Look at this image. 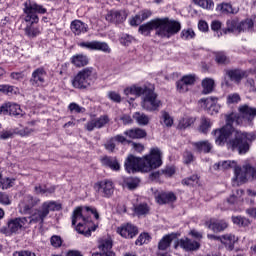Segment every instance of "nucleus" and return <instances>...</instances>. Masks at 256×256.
I'll return each instance as SVG.
<instances>
[{
	"label": "nucleus",
	"mask_w": 256,
	"mask_h": 256,
	"mask_svg": "<svg viewBox=\"0 0 256 256\" xmlns=\"http://www.w3.org/2000/svg\"><path fill=\"white\" fill-rule=\"evenodd\" d=\"M0 113L3 115H13L14 117H23V110L18 104L7 103L0 107Z\"/></svg>",
	"instance_id": "17"
},
{
	"label": "nucleus",
	"mask_w": 256,
	"mask_h": 256,
	"mask_svg": "<svg viewBox=\"0 0 256 256\" xmlns=\"http://www.w3.org/2000/svg\"><path fill=\"white\" fill-rule=\"evenodd\" d=\"M117 233H119L121 237H124V239H133V237L139 233V230H137V227H135L133 224L128 223L118 228Z\"/></svg>",
	"instance_id": "19"
},
{
	"label": "nucleus",
	"mask_w": 256,
	"mask_h": 256,
	"mask_svg": "<svg viewBox=\"0 0 256 256\" xmlns=\"http://www.w3.org/2000/svg\"><path fill=\"white\" fill-rule=\"evenodd\" d=\"M70 29L74 35H82V33H87L88 26L81 20H74L71 22Z\"/></svg>",
	"instance_id": "25"
},
{
	"label": "nucleus",
	"mask_w": 256,
	"mask_h": 256,
	"mask_svg": "<svg viewBox=\"0 0 256 256\" xmlns=\"http://www.w3.org/2000/svg\"><path fill=\"white\" fill-rule=\"evenodd\" d=\"M183 161L185 165H189L190 163H193L195 161V156H193V153L185 151L183 154Z\"/></svg>",
	"instance_id": "52"
},
{
	"label": "nucleus",
	"mask_w": 256,
	"mask_h": 256,
	"mask_svg": "<svg viewBox=\"0 0 256 256\" xmlns=\"http://www.w3.org/2000/svg\"><path fill=\"white\" fill-rule=\"evenodd\" d=\"M27 225V218H12L8 220L7 227H2L0 233L3 235H13V233H19Z\"/></svg>",
	"instance_id": "9"
},
{
	"label": "nucleus",
	"mask_w": 256,
	"mask_h": 256,
	"mask_svg": "<svg viewBox=\"0 0 256 256\" xmlns=\"http://www.w3.org/2000/svg\"><path fill=\"white\" fill-rule=\"evenodd\" d=\"M254 117H256V109L247 104L239 107V116L235 113L226 115V125L213 130L211 133L215 138L216 145L220 147L226 145L227 149L245 155L249 151V141H254L255 135L233 128V123L241 125L243 121H251Z\"/></svg>",
	"instance_id": "1"
},
{
	"label": "nucleus",
	"mask_w": 256,
	"mask_h": 256,
	"mask_svg": "<svg viewBox=\"0 0 256 256\" xmlns=\"http://www.w3.org/2000/svg\"><path fill=\"white\" fill-rule=\"evenodd\" d=\"M15 184V179L4 178L0 181V189H9Z\"/></svg>",
	"instance_id": "48"
},
{
	"label": "nucleus",
	"mask_w": 256,
	"mask_h": 256,
	"mask_svg": "<svg viewBox=\"0 0 256 256\" xmlns=\"http://www.w3.org/2000/svg\"><path fill=\"white\" fill-rule=\"evenodd\" d=\"M194 3L202 9H213L215 7L213 0H194Z\"/></svg>",
	"instance_id": "41"
},
{
	"label": "nucleus",
	"mask_w": 256,
	"mask_h": 256,
	"mask_svg": "<svg viewBox=\"0 0 256 256\" xmlns=\"http://www.w3.org/2000/svg\"><path fill=\"white\" fill-rule=\"evenodd\" d=\"M89 215H94L95 219H99L97 209L91 207H77L72 214V225L76 226V231L85 237L91 236V230L87 225L91 223Z\"/></svg>",
	"instance_id": "6"
},
{
	"label": "nucleus",
	"mask_w": 256,
	"mask_h": 256,
	"mask_svg": "<svg viewBox=\"0 0 256 256\" xmlns=\"http://www.w3.org/2000/svg\"><path fill=\"white\" fill-rule=\"evenodd\" d=\"M232 221L235 225H238L239 227H245V225L249 224V220L241 216H232Z\"/></svg>",
	"instance_id": "46"
},
{
	"label": "nucleus",
	"mask_w": 256,
	"mask_h": 256,
	"mask_svg": "<svg viewBox=\"0 0 256 256\" xmlns=\"http://www.w3.org/2000/svg\"><path fill=\"white\" fill-rule=\"evenodd\" d=\"M217 101H219L217 97H208L202 98L199 103H201V107L207 109L210 115H215V113H219V106L217 105Z\"/></svg>",
	"instance_id": "13"
},
{
	"label": "nucleus",
	"mask_w": 256,
	"mask_h": 256,
	"mask_svg": "<svg viewBox=\"0 0 256 256\" xmlns=\"http://www.w3.org/2000/svg\"><path fill=\"white\" fill-rule=\"evenodd\" d=\"M14 87L11 85H0V92L5 93V95H10V93H13Z\"/></svg>",
	"instance_id": "63"
},
{
	"label": "nucleus",
	"mask_w": 256,
	"mask_h": 256,
	"mask_svg": "<svg viewBox=\"0 0 256 256\" xmlns=\"http://www.w3.org/2000/svg\"><path fill=\"white\" fill-rule=\"evenodd\" d=\"M68 109H70L71 112L74 111V113H85V108L79 106L77 103H71Z\"/></svg>",
	"instance_id": "58"
},
{
	"label": "nucleus",
	"mask_w": 256,
	"mask_h": 256,
	"mask_svg": "<svg viewBox=\"0 0 256 256\" xmlns=\"http://www.w3.org/2000/svg\"><path fill=\"white\" fill-rule=\"evenodd\" d=\"M177 247H181L184 251H197L199 247H201V244L189 238H182L178 241L177 245H175V249H177Z\"/></svg>",
	"instance_id": "20"
},
{
	"label": "nucleus",
	"mask_w": 256,
	"mask_h": 256,
	"mask_svg": "<svg viewBox=\"0 0 256 256\" xmlns=\"http://www.w3.org/2000/svg\"><path fill=\"white\" fill-rule=\"evenodd\" d=\"M182 81L185 82V84L189 85H195V81H197V76L195 74H189L185 75L181 78Z\"/></svg>",
	"instance_id": "49"
},
{
	"label": "nucleus",
	"mask_w": 256,
	"mask_h": 256,
	"mask_svg": "<svg viewBox=\"0 0 256 256\" xmlns=\"http://www.w3.org/2000/svg\"><path fill=\"white\" fill-rule=\"evenodd\" d=\"M50 211H61V204L56 201L42 203L41 207L30 216V223H39V225L43 226L45 219L49 217Z\"/></svg>",
	"instance_id": "7"
},
{
	"label": "nucleus",
	"mask_w": 256,
	"mask_h": 256,
	"mask_svg": "<svg viewBox=\"0 0 256 256\" xmlns=\"http://www.w3.org/2000/svg\"><path fill=\"white\" fill-rule=\"evenodd\" d=\"M192 145L198 153H211V149H213V144L208 140L194 142Z\"/></svg>",
	"instance_id": "26"
},
{
	"label": "nucleus",
	"mask_w": 256,
	"mask_h": 256,
	"mask_svg": "<svg viewBox=\"0 0 256 256\" xmlns=\"http://www.w3.org/2000/svg\"><path fill=\"white\" fill-rule=\"evenodd\" d=\"M247 85H249L250 91H256V70L250 72Z\"/></svg>",
	"instance_id": "44"
},
{
	"label": "nucleus",
	"mask_w": 256,
	"mask_h": 256,
	"mask_svg": "<svg viewBox=\"0 0 256 256\" xmlns=\"http://www.w3.org/2000/svg\"><path fill=\"white\" fill-rule=\"evenodd\" d=\"M101 163L104 167L112 169V171H119L121 169V164H119V160L115 157L105 156L101 159Z\"/></svg>",
	"instance_id": "24"
},
{
	"label": "nucleus",
	"mask_w": 256,
	"mask_h": 256,
	"mask_svg": "<svg viewBox=\"0 0 256 256\" xmlns=\"http://www.w3.org/2000/svg\"><path fill=\"white\" fill-rule=\"evenodd\" d=\"M197 183H199V177L197 175H192L182 180V184L187 186L197 185Z\"/></svg>",
	"instance_id": "45"
},
{
	"label": "nucleus",
	"mask_w": 256,
	"mask_h": 256,
	"mask_svg": "<svg viewBox=\"0 0 256 256\" xmlns=\"http://www.w3.org/2000/svg\"><path fill=\"white\" fill-rule=\"evenodd\" d=\"M91 81H93V68L87 67L77 73L72 85L75 89H87L91 85Z\"/></svg>",
	"instance_id": "8"
},
{
	"label": "nucleus",
	"mask_w": 256,
	"mask_h": 256,
	"mask_svg": "<svg viewBox=\"0 0 256 256\" xmlns=\"http://www.w3.org/2000/svg\"><path fill=\"white\" fill-rule=\"evenodd\" d=\"M234 175L238 183H245V181H247L249 177H252L253 175V166H251L250 164H246L242 168L236 166L234 170Z\"/></svg>",
	"instance_id": "11"
},
{
	"label": "nucleus",
	"mask_w": 256,
	"mask_h": 256,
	"mask_svg": "<svg viewBox=\"0 0 256 256\" xmlns=\"http://www.w3.org/2000/svg\"><path fill=\"white\" fill-rule=\"evenodd\" d=\"M215 61L218 65H227V63H229V57H227L224 52H216Z\"/></svg>",
	"instance_id": "42"
},
{
	"label": "nucleus",
	"mask_w": 256,
	"mask_h": 256,
	"mask_svg": "<svg viewBox=\"0 0 256 256\" xmlns=\"http://www.w3.org/2000/svg\"><path fill=\"white\" fill-rule=\"evenodd\" d=\"M139 186V179L137 178H130L126 181V187H128L130 190L137 189Z\"/></svg>",
	"instance_id": "54"
},
{
	"label": "nucleus",
	"mask_w": 256,
	"mask_h": 256,
	"mask_svg": "<svg viewBox=\"0 0 256 256\" xmlns=\"http://www.w3.org/2000/svg\"><path fill=\"white\" fill-rule=\"evenodd\" d=\"M153 30H156V35L161 39H171L181 31V23L169 18H157L140 25L138 31L141 35L147 36Z\"/></svg>",
	"instance_id": "3"
},
{
	"label": "nucleus",
	"mask_w": 256,
	"mask_h": 256,
	"mask_svg": "<svg viewBox=\"0 0 256 256\" xmlns=\"http://www.w3.org/2000/svg\"><path fill=\"white\" fill-rule=\"evenodd\" d=\"M239 101H241V96H239L237 93H233L227 96V103L229 105L233 103H239Z\"/></svg>",
	"instance_id": "57"
},
{
	"label": "nucleus",
	"mask_w": 256,
	"mask_h": 256,
	"mask_svg": "<svg viewBox=\"0 0 256 256\" xmlns=\"http://www.w3.org/2000/svg\"><path fill=\"white\" fill-rule=\"evenodd\" d=\"M193 37H195V32L192 29L183 30L181 32V38L184 39L185 41L189 39H193Z\"/></svg>",
	"instance_id": "55"
},
{
	"label": "nucleus",
	"mask_w": 256,
	"mask_h": 256,
	"mask_svg": "<svg viewBox=\"0 0 256 256\" xmlns=\"http://www.w3.org/2000/svg\"><path fill=\"white\" fill-rule=\"evenodd\" d=\"M124 95H136L142 97L141 107L145 111H158L161 107V100L157 99V93L147 86L133 85L124 89Z\"/></svg>",
	"instance_id": "5"
},
{
	"label": "nucleus",
	"mask_w": 256,
	"mask_h": 256,
	"mask_svg": "<svg viewBox=\"0 0 256 256\" xmlns=\"http://www.w3.org/2000/svg\"><path fill=\"white\" fill-rule=\"evenodd\" d=\"M217 11H220V13H224V15H228L231 13L232 15H235L239 13L238 7H233V5L229 3H222L217 6Z\"/></svg>",
	"instance_id": "30"
},
{
	"label": "nucleus",
	"mask_w": 256,
	"mask_h": 256,
	"mask_svg": "<svg viewBox=\"0 0 256 256\" xmlns=\"http://www.w3.org/2000/svg\"><path fill=\"white\" fill-rule=\"evenodd\" d=\"M155 200L159 205H165V203H174L177 201V196L173 192H155Z\"/></svg>",
	"instance_id": "21"
},
{
	"label": "nucleus",
	"mask_w": 256,
	"mask_h": 256,
	"mask_svg": "<svg viewBox=\"0 0 256 256\" xmlns=\"http://www.w3.org/2000/svg\"><path fill=\"white\" fill-rule=\"evenodd\" d=\"M149 211H150V208H149V205H147V203L138 204L134 207V213L138 217L149 215Z\"/></svg>",
	"instance_id": "34"
},
{
	"label": "nucleus",
	"mask_w": 256,
	"mask_h": 256,
	"mask_svg": "<svg viewBox=\"0 0 256 256\" xmlns=\"http://www.w3.org/2000/svg\"><path fill=\"white\" fill-rule=\"evenodd\" d=\"M16 134L15 130H3L0 132V139L7 140L13 138V135Z\"/></svg>",
	"instance_id": "62"
},
{
	"label": "nucleus",
	"mask_w": 256,
	"mask_h": 256,
	"mask_svg": "<svg viewBox=\"0 0 256 256\" xmlns=\"http://www.w3.org/2000/svg\"><path fill=\"white\" fill-rule=\"evenodd\" d=\"M237 22L235 20H228L227 21V28L223 30L224 35L228 33H235L237 31Z\"/></svg>",
	"instance_id": "43"
},
{
	"label": "nucleus",
	"mask_w": 256,
	"mask_h": 256,
	"mask_svg": "<svg viewBox=\"0 0 256 256\" xmlns=\"http://www.w3.org/2000/svg\"><path fill=\"white\" fill-rule=\"evenodd\" d=\"M253 20L252 19H246L237 25V32L243 33L244 31H250V29H253Z\"/></svg>",
	"instance_id": "35"
},
{
	"label": "nucleus",
	"mask_w": 256,
	"mask_h": 256,
	"mask_svg": "<svg viewBox=\"0 0 256 256\" xmlns=\"http://www.w3.org/2000/svg\"><path fill=\"white\" fill-rule=\"evenodd\" d=\"M105 150L109 151V153H113L115 151V139L111 138L104 144Z\"/></svg>",
	"instance_id": "61"
},
{
	"label": "nucleus",
	"mask_w": 256,
	"mask_h": 256,
	"mask_svg": "<svg viewBox=\"0 0 256 256\" xmlns=\"http://www.w3.org/2000/svg\"><path fill=\"white\" fill-rule=\"evenodd\" d=\"M214 169H218V171H227L229 169H237V161L235 160H225L220 161L214 165Z\"/></svg>",
	"instance_id": "29"
},
{
	"label": "nucleus",
	"mask_w": 256,
	"mask_h": 256,
	"mask_svg": "<svg viewBox=\"0 0 256 256\" xmlns=\"http://www.w3.org/2000/svg\"><path fill=\"white\" fill-rule=\"evenodd\" d=\"M202 93L204 95H209V93H213V89H215V80L211 78H205L202 81Z\"/></svg>",
	"instance_id": "32"
},
{
	"label": "nucleus",
	"mask_w": 256,
	"mask_h": 256,
	"mask_svg": "<svg viewBox=\"0 0 256 256\" xmlns=\"http://www.w3.org/2000/svg\"><path fill=\"white\" fill-rule=\"evenodd\" d=\"M150 16H151V11H149V10H143V11L139 12V14H137L136 16H134L130 19L131 27H137V25H141V23H143V21L149 19Z\"/></svg>",
	"instance_id": "23"
},
{
	"label": "nucleus",
	"mask_w": 256,
	"mask_h": 256,
	"mask_svg": "<svg viewBox=\"0 0 256 256\" xmlns=\"http://www.w3.org/2000/svg\"><path fill=\"white\" fill-rule=\"evenodd\" d=\"M108 99H110V101H113L114 103H121V94L115 91H110L108 92Z\"/></svg>",
	"instance_id": "53"
},
{
	"label": "nucleus",
	"mask_w": 256,
	"mask_h": 256,
	"mask_svg": "<svg viewBox=\"0 0 256 256\" xmlns=\"http://www.w3.org/2000/svg\"><path fill=\"white\" fill-rule=\"evenodd\" d=\"M127 11L111 10L106 14V21L109 23H123L127 19Z\"/></svg>",
	"instance_id": "14"
},
{
	"label": "nucleus",
	"mask_w": 256,
	"mask_h": 256,
	"mask_svg": "<svg viewBox=\"0 0 256 256\" xmlns=\"http://www.w3.org/2000/svg\"><path fill=\"white\" fill-rule=\"evenodd\" d=\"M0 205H11V198L5 192H0Z\"/></svg>",
	"instance_id": "59"
},
{
	"label": "nucleus",
	"mask_w": 256,
	"mask_h": 256,
	"mask_svg": "<svg viewBox=\"0 0 256 256\" xmlns=\"http://www.w3.org/2000/svg\"><path fill=\"white\" fill-rule=\"evenodd\" d=\"M211 125H213V122H211V119L202 117L200 128H199L200 133H204V135H207V133H209V129H211Z\"/></svg>",
	"instance_id": "38"
},
{
	"label": "nucleus",
	"mask_w": 256,
	"mask_h": 256,
	"mask_svg": "<svg viewBox=\"0 0 256 256\" xmlns=\"http://www.w3.org/2000/svg\"><path fill=\"white\" fill-rule=\"evenodd\" d=\"M193 123H195V118L185 117L179 121L178 127L179 129H187V127H191Z\"/></svg>",
	"instance_id": "40"
},
{
	"label": "nucleus",
	"mask_w": 256,
	"mask_h": 256,
	"mask_svg": "<svg viewBox=\"0 0 256 256\" xmlns=\"http://www.w3.org/2000/svg\"><path fill=\"white\" fill-rule=\"evenodd\" d=\"M162 119H163V123H164V125H166V127H171V125H173V118H171L169 113L163 112Z\"/></svg>",
	"instance_id": "60"
},
{
	"label": "nucleus",
	"mask_w": 256,
	"mask_h": 256,
	"mask_svg": "<svg viewBox=\"0 0 256 256\" xmlns=\"http://www.w3.org/2000/svg\"><path fill=\"white\" fill-rule=\"evenodd\" d=\"M112 248H113V242L109 239L103 240L99 245V249L103 251V254L105 256H115V252L111 251Z\"/></svg>",
	"instance_id": "31"
},
{
	"label": "nucleus",
	"mask_w": 256,
	"mask_h": 256,
	"mask_svg": "<svg viewBox=\"0 0 256 256\" xmlns=\"http://www.w3.org/2000/svg\"><path fill=\"white\" fill-rule=\"evenodd\" d=\"M74 67H85L89 65V58L85 54H75L70 59Z\"/></svg>",
	"instance_id": "28"
},
{
	"label": "nucleus",
	"mask_w": 256,
	"mask_h": 256,
	"mask_svg": "<svg viewBox=\"0 0 256 256\" xmlns=\"http://www.w3.org/2000/svg\"><path fill=\"white\" fill-rule=\"evenodd\" d=\"M47 77V72L43 68H37L33 71L30 78V83L33 87H41L45 83V78Z\"/></svg>",
	"instance_id": "16"
},
{
	"label": "nucleus",
	"mask_w": 256,
	"mask_h": 256,
	"mask_svg": "<svg viewBox=\"0 0 256 256\" xmlns=\"http://www.w3.org/2000/svg\"><path fill=\"white\" fill-rule=\"evenodd\" d=\"M229 227V224L225 220H220L216 222H212L209 225V229H212V231L219 233V231H225Z\"/></svg>",
	"instance_id": "33"
},
{
	"label": "nucleus",
	"mask_w": 256,
	"mask_h": 256,
	"mask_svg": "<svg viewBox=\"0 0 256 256\" xmlns=\"http://www.w3.org/2000/svg\"><path fill=\"white\" fill-rule=\"evenodd\" d=\"M14 256H37L35 252H32L30 250H22V251H16L13 254Z\"/></svg>",
	"instance_id": "64"
},
{
	"label": "nucleus",
	"mask_w": 256,
	"mask_h": 256,
	"mask_svg": "<svg viewBox=\"0 0 256 256\" xmlns=\"http://www.w3.org/2000/svg\"><path fill=\"white\" fill-rule=\"evenodd\" d=\"M151 241V236L148 233H142L136 240V245H145V243H149Z\"/></svg>",
	"instance_id": "47"
},
{
	"label": "nucleus",
	"mask_w": 256,
	"mask_h": 256,
	"mask_svg": "<svg viewBox=\"0 0 256 256\" xmlns=\"http://www.w3.org/2000/svg\"><path fill=\"white\" fill-rule=\"evenodd\" d=\"M211 29L212 31H215V35L218 37H221V35H223V32L220 31L221 29V22L219 21H213L211 24Z\"/></svg>",
	"instance_id": "50"
},
{
	"label": "nucleus",
	"mask_w": 256,
	"mask_h": 256,
	"mask_svg": "<svg viewBox=\"0 0 256 256\" xmlns=\"http://www.w3.org/2000/svg\"><path fill=\"white\" fill-rule=\"evenodd\" d=\"M163 161L161 160V150L153 148L149 155L142 158H137L133 155H129L125 161V169L127 173H149L153 169L161 167Z\"/></svg>",
	"instance_id": "2"
},
{
	"label": "nucleus",
	"mask_w": 256,
	"mask_h": 256,
	"mask_svg": "<svg viewBox=\"0 0 256 256\" xmlns=\"http://www.w3.org/2000/svg\"><path fill=\"white\" fill-rule=\"evenodd\" d=\"M210 239H217L220 241L229 251H233V247L235 246V243H237L238 238L233 234H225L223 236H214V235H208Z\"/></svg>",
	"instance_id": "15"
},
{
	"label": "nucleus",
	"mask_w": 256,
	"mask_h": 256,
	"mask_svg": "<svg viewBox=\"0 0 256 256\" xmlns=\"http://www.w3.org/2000/svg\"><path fill=\"white\" fill-rule=\"evenodd\" d=\"M245 74L241 72L240 70H230L228 71V77L231 79V81H234L235 83H239L243 79Z\"/></svg>",
	"instance_id": "39"
},
{
	"label": "nucleus",
	"mask_w": 256,
	"mask_h": 256,
	"mask_svg": "<svg viewBox=\"0 0 256 256\" xmlns=\"http://www.w3.org/2000/svg\"><path fill=\"white\" fill-rule=\"evenodd\" d=\"M37 203H39V199H34L30 195L26 196L19 205L21 213H29Z\"/></svg>",
	"instance_id": "22"
},
{
	"label": "nucleus",
	"mask_w": 256,
	"mask_h": 256,
	"mask_svg": "<svg viewBox=\"0 0 256 256\" xmlns=\"http://www.w3.org/2000/svg\"><path fill=\"white\" fill-rule=\"evenodd\" d=\"M33 131H34L33 128H28V127L24 128L22 130L15 129L16 135H20V137H27V136L31 135L33 133Z\"/></svg>",
	"instance_id": "56"
},
{
	"label": "nucleus",
	"mask_w": 256,
	"mask_h": 256,
	"mask_svg": "<svg viewBox=\"0 0 256 256\" xmlns=\"http://www.w3.org/2000/svg\"><path fill=\"white\" fill-rule=\"evenodd\" d=\"M109 121V116L102 115L99 118L87 122L86 129L87 131H93L94 129H102V127H105L107 123H109Z\"/></svg>",
	"instance_id": "18"
},
{
	"label": "nucleus",
	"mask_w": 256,
	"mask_h": 256,
	"mask_svg": "<svg viewBox=\"0 0 256 256\" xmlns=\"http://www.w3.org/2000/svg\"><path fill=\"white\" fill-rule=\"evenodd\" d=\"M96 189L102 197L109 199L115 193V184L111 180H102L96 184Z\"/></svg>",
	"instance_id": "10"
},
{
	"label": "nucleus",
	"mask_w": 256,
	"mask_h": 256,
	"mask_svg": "<svg viewBox=\"0 0 256 256\" xmlns=\"http://www.w3.org/2000/svg\"><path fill=\"white\" fill-rule=\"evenodd\" d=\"M124 135H126V137H129V139H145V137H147V131L141 128H132L126 130L124 132Z\"/></svg>",
	"instance_id": "27"
},
{
	"label": "nucleus",
	"mask_w": 256,
	"mask_h": 256,
	"mask_svg": "<svg viewBox=\"0 0 256 256\" xmlns=\"http://www.w3.org/2000/svg\"><path fill=\"white\" fill-rule=\"evenodd\" d=\"M176 87L179 93H187V91H189V86L185 84V82L181 79L178 82H176Z\"/></svg>",
	"instance_id": "51"
},
{
	"label": "nucleus",
	"mask_w": 256,
	"mask_h": 256,
	"mask_svg": "<svg viewBox=\"0 0 256 256\" xmlns=\"http://www.w3.org/2000/svg\"><path fill=\"white\" fill-rule=\"evenodd\" d=\"M172 242H173V235H166L160 240L158 244V249L160 251H166V249H169Z\"/></svg>",
	"instance_id": "36"
},
{
	"label": "nucleus",
	"mask_w": 256,
	"mask_h": 256,
	"mask_svg": "<svg viewBox=\"0 0 256 256\" xmlns=\"http://www.w3.org/2000/svg\"><path fill=\"white\" fill-rule=\"evenodd\" d=\"M79 47H84L85 49H89L90 51H101L102 53H111V47L107 42L101 41H91V42H82L79 44Z\"/></svg>",
	"instance_id": "12"
},
{
	"label": "nucleus",
	"mask_w": 256,
	"mask_h": 256,
	"mask_svg": "<svg viewBox=\"0 0 256 256\" xmlns=\"http://www.w3.org/2000/svg\"><path fill=\"white\" fill-rule=\"evenodd\" d=\"M25 19L27 24L25 28V35L29 37V39H35V37H39L41 35V28L35 27V23H39V16H37V13H40V15H45L47 13V9L43 7V5H39L35 2L26 1L25 2Z\"/></svg>",
	"instance_id": "4"
},
{
	"label": "nucleus",
	"mask_w": 256,
	"mask_h": 256,
	"mask_svg": "<svg viewBox=\"0 0 256 256\" xmlns=\"http://www.w3.org/2000/svg\"><path fill=\"white\" fill-rule=\"evenodd\" d=\"M132 117L138 125H149V116L145 113L135 112Z\"/></svg>",
	"instance_id": "37"
}]
</instances>
